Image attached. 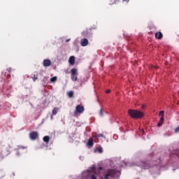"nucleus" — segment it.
I'll return each mask as SVG.
<instances>
[{"label": "nucleus", "mask_w": 179, "mask_h": 179, "mask_svg": "<svg viewBox=\"0 0 179 179\" xmlns=\"http://www.w3.org/2000/svg\"><path fill=\"white\" fill-rule=\"evenodd\" d=\"M141 132H142V134H144L145 130H143V129H142L141 130Z\"/></svg>", "instance_id": "29"}, {"label": "nucleus", "mask_w": 179, "mask_h": 179, "mask_svg": "<svg viewBox=\"0 0 179 179\" xmlns=\"http://www.w3.org/2000/svg\"><path fill=\"white\" fill-rule=\"evenodd\" d=\"M17 156H19V153H17Z\"/></svg>", "instance_id": "32"}, {"label": "nucleus", "mask_w": 179, "mask_h": 179, "mask_svg": "<svg viewBox=\"0 0 179 179\" xmlns=\"http://www.w3.org/2000/svg\"><path fill=\"white\" fill-rule=\"evenodd\" d=\"M99 115L101 117H103V109H101V108L99 110Z\"/></svg>", "instance_id": "24"}, {"label": "nucleus", "mask_w": 179, "mask_h": 179, "mask_svg": "<svg viewBox=\"0 0 179 179\" xmlns=\"http://www.w3.org/2000/svg\"><path fill=\"white\" fill-rule=\"evenodd\" d=\"M159 115L162 117V118H164V110H161L159 112Z\"/></svg>", "instance_id": "22"}, {"label": "nucleus", "mask_w": 179, "mask_h": 179, "mask_svg": "<svg viewBox=\"0 0 179 179\" xmlns=\"http://www.w3.org/2000/svg\"><path fill=\"white\" fill-rule=\"evenodd\" d=\"M88 146H93L94 143H93V137H91L89 138L88 142H87Z\"/></svg>", "instance_id": "11"}, {"label": "nucleus", "mask_w": 179, "mask_h": 179, "mask_svg": "<svg viewBox=\"0 0 179 179\" xmlns=\"http://www.w3.org/2000/svg\"><path fill=\"white\" fill-rule=\"evenodd\" d=\"M89 44V41L87 38H83L80 40V45L82 47H86Z\"/></svg>", "instance_id": "6"}, {"label": "nucleus", "mask_w": 179, "mask_h": 179, "mask_svg": "<svg viewBox=\"0 0 179 179\" xmlns=\"http://www.w3.org/2000/svg\"><path fill=\"white\" fill-rule=\"evenodd\" d=\"M96 171L97 169H96V166H92L87 171L84 176L87 179H97V176H96L97 174Z\"/></svg>", "instance_id": "2"}, {"label": "nucleus", "mask_w": 179, "mask_h": 179, "mask_svg": "<svg viewBox=\"0 0 179 179\" xmlns=\"http://www.w3.org/2000/svg\"><path fill=\"white\" fill-rule=\"evenodd\" d=\"M124 1H127V0H124Z\"/></svg>", "instance_id": "33"}, {"label": "nucleus", "mask_w": 179, "mask_h": 179, "mask_svg": "<svg viewBox=\"0 0 179 179\" xmlns=\"http://www.w3.org/2000/svg\"><path fill=\"white\" fill-rule=\"evenodd\" d=\"M57 76L50 78V82H57Z\"/></svg>", "instance_id": "21"}, {"label": "nucleus", "mask_w": 179, "mask_h": 179, "mask_svg": "<svg viewBox=\"0 0 179 179\" xmlns=\"http://www.w3.org/2000/svg\"><path fill=\"white\" fill-rule=\"evenodd\" d=\"M178 132H179V127H177V128L175 129V133H176V134H178Z\"/></svg>", "instance_id": "25"}, {"label": "nucleus", "mask_w": 179, "mask_h": 179, "mask_svg": "<svg viewBox=\"0 0 179 179\" xmlns=\"http://www.w3.org/2000/svg\"><path fill=\"white\" fill-rule=\"evenodd\" d=\"M69 40H70V39H67V40L66 41V43H68V41H69Z\"/></svg>", "instance_id": "31"}, {"label": "nucleus", "mask_w": 179, "mask_h": 179, "mask_svg": "<svg viewBox=\"0 0 179 179\" xmlns=\"http://www.w3.org/2000/svg\"><path fill=\"white\" fill-rule=\"evenodd\" d=\"M163 122H164V117H161L159 122L157 124V127H162V125H163Z\"/></svg>", "instance_id": "10"}, {"label": "nucleus", "mask_w": 179, "mask_h": 179, "mask_svg": "<svg viewBox=\"0 0 179 179\" xmlns=\"http://www.w3.org/2000/svg\"><path fill=\"white\" fill-rule=\"evenodd\" d=\"M58 111H59V108H54L52 110V115H56V114L58 113Z\"/></svg>", "instance_id": "14"}, {"label": "nucleus", "mask_w": 179, "mask_h": 179, "mask_svg": "<svg viewBox=\"0 0 179 179\" xmlns=\"http://www.w3.org/2000/svg\"><path fill=\"white\" fill-rule=\"evenodd\" d=\"M71 80H73V82H76V80H78L76 75H71Z\"/></svg>", "instance_id": "17"}, {"label": "nucleus", "mask_w": 179, "mask_h": 179, "mask_svg": "<svg viewBox=\"0 0 179 179\" xmlns=\"http://www.w3.org/2000/svg\"><path fill=\"white\" fill-rule=\"evenodd\" d=\"M155 38L162 40L163 38V34L161 31H158L155 34Z\"/></svg>", "instance_id": "8"}, {"label": "nucleus", "mask_w": 179, "mask_h": 179, "mask_svg": "<svg viewBox=\"0 0 179 179\" xmlns=\"http://www.w3.org/2000/svg\"><path fill=\"white\" fill-rule=\"evenodd\" d=\"M69 62L71 65H75V57L71 56L69 57Z\"/></svg>", "instance_id": "9"}, {"label": "nucleus", "mask_w": 179, "mask_h": 179, "mask_svg": "<svg viewBox=\"0 0 179 179\" xmlns=\"http://www.w3.org/2000/svg\"><path fill=\"white\" fill-rule=\"evenodd\" d=\"M96 152H98V153H102L103 148L100 147V148H96Z\"/></svg>", "instance_id": "18"}, {"label": "nucleus", "mask_w": 179, "mask_h": 179, "mask_svg": "<svg viewBox=\"0 0 179 179\" xmlns=\"http://www.w3.org/2000/svg\"><path fill=\"white\" fill-rule=\"evenodd\" d=\"M100 170H103V167L99 166V167L97 168V171H100Z\"/></svg>", "instance_id": "26"}, {"label": "nucleus", "mask_w": 179, "mask_h": 179, "mask_svg": "<svg viewBox=\"0 0 179 179\" xmlns=\"http://www.w3.org/2000/svg\"><path fill=\"white\" fill-rule=\"evenodd\" d=\"M43 141L45 142V143H48V142H50V136H44Z\"/></svg>", "instance_id": "16"}, {"label": "nucleus", "mask_w": 179, "mask_h": 179, "mask_svg": "<svg viewBox=\"0 0 179 179\" xmlns=\"http://www.w3.org/2000/svg\"><path fill=\"white\" fill-rule=\"evenodd\" d=\"M43 66H51V60L50 59H45L43 63Z\"/></svg>", "instance_id": "7"}, {"label": "nucleus", "mask_w": 179, "mask_h": 179, "mask_svg": "<svg viewBox=\"0 0 179 179\" xmlns=\"http://www.w3.org/2000/svg\"><path fill=\"white\" fill-rule=\"evenodd\" d=\"M141 166L143 169H146L149 167V165L148 164V163L145 162H141Z\"/></svg>", "instance_id": "13"}, {"label": "nucleus", "mask_w": 179, "mask_h": 179, "mask_svg": "<svg viewBox=\"0 0 179 179\" xmlns=\"http://www.w3.org/2000/svg\"><path fill=\"white\" fill-rule=\"evenodd\" d=\"M33 80L34 82H36V80H37V77H36V76H34Z\"/></svg>", "instance_id": "27"}, {"label": "nucleus", "mask_w": 179, "mask_h": 179, "mask_svg": "<svg viewBox=\"0 0 179 179\" xmlns=\"http://www.w3.org/2000/svg\"><path fill=\"white\" fill-rule=\"evenodd\" d=\"M142 108H145V105H142Z\"/></svg>", "instance_id": "30"}, {"label": "nucleus", "mask_w": 179, "mask_h": 179, "mask_svg": "<svg viewBox=\"0 0 179 179\" xmlns=\"http://www.w3.org/2000/svg\"><path fill=\"white\" fill-rule=\"evenodd\" d=\"M115 174H117V171L112 169H104L102 173L104 179L115 178Z\"/></svg>", "instance_id": "1"}, {"label": "nucleus", "mask_w": 179, "mask_h": 179, "mask_svg": "<svg viewBox=\"0 0 179 179\" xmlns=\"http://www.w3.org/2000/svg\"><path fill=\"white\" fill-rule=\"evenodd\" d=\"M71 75H78V69H71Z\"/></svg>", "instance_id": "12"}, {"label": "nucleus", "mask_w": 179, "mask_h": 179, "mask_svg": "<svg viewBox=\"0 0 179 179\" xmlns=\"http://www.w3.org/2000/svg\"><path fill=\"white\" fill-rule=\"evenodd\" d=\"M106 93H108V94L111 93V90H106Z\"/></svg>", "instance_id": "28"}, {"label": "nucleus", "mask_w": 179, "mask_h": 179, "mask_svg": "<svg viewBox=\"0 0 179 179\" xmlns=\"http://www.w3.org/2000/svg\"><path fill=\"white\" fill-rule=\"evenodd\" d=\"M69 97H73V91H70L68 92Z\"/></svg>", "instance_id": "20"}, {"label": "nucleus", "mask_w": 179, "mask_h": 179, "mask_svg": "<svg viewBox=\"0 0 179 179\" xmlns=\"http://www.w3.org/2000/svg\"><path fill=\"white\" fill-rule=\"evenodd\" d=\"M96 138H106V136H104V135L101 134H98L96 135Z\"/></svg>", "instance_id": "19"}, {"label": "nucleus", "mask_w": 179, "mask_h": 179, "mask_svg": "<svg viewBox=\"0 0 179 179\" xmlns=\"http://www.w3.org/2000/svg\"><path fill=\"white\" fill-rule=\"evenodd\" d=\"M83 113H85V107L80 105H77L73 115L74 117H79V115H80V114H83Z\"/></svg>", "instance_id": "4"}, {"label": "nucleus", "mask_w": 179, "mask_h": 179, "mask_svg": "<svg viewBox=\"0 0 179 179\" xmlns=\"http://www.w3.org/2000/svg\"><path fill=\"white\" fill-rule=\"evenodd\" d=\"M29 138L31 141H36L38 138V133L37 131H32L29 134Z\"/></svg>", "instance_id": "5"}, {"label": "nucleus", "mask_w": 179, "mask_h": 179, "mask_svg": "<svg viewBox=\"0 0 179 179\" xmlns=\"http://www.w3.org/2000/svg\"><path fill=\"white\" fill-rule=\"evenodd\" d=\"M18 149H27V147L20 145V146H18Z\"/></svg>", "instance_id": "23"}, {"label": "nucleus", "mask_w": 179, "mask_h": 179, "mask_svg": "<svg viewBox=\"0 0 179 179\" xmlns=\"http://www.w3.org/2000/svg\"><path fill=\"white\" fill-rule=\"evenodd\" d=\"M83 37H87L88 34H89V29H87L85 31H84L83 33H82Z\"/></svg>", "instance_id": "15"}, {"label": "nucleus", "mask_w": 179, "mask_h": 179, "mask_svg": "<svg viewBox=\"0 0 179 179\" xmlns=\"http://www.w3.org/2000/svg\"><path fill=\"white\" fill-rule=\"evenodd\" d=\"M128 114L130 115L131 118H134L136 120H138L139 118H143L144 114L142 111L138 110H132L129 109L128 110Z\"/></svg>", "instance_id": "3"}]
</instances>
